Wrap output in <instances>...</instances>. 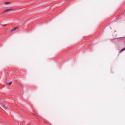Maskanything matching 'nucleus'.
<instances>
[{"label": "nucleus", "mask_w": 125, "mask_h": 125, "mask_svg": "<svg viewBox=\"0 0 125 125\" xmlns=\"http://www.w3.org/2000/svg\"><path fill=\"white\" fill-rule=\"evenodd\" d=\"M0 107H1L2 110H7V107L5 106L4 105L2 104H0Z\"/></svg>", "instance_id": "1"}, {"label": "nucleus", "mask_w": 125, "mask_h": 125, "mask_svg": "<svg viewBox=\"0 0 125 125\" xmlns=\"http://www.w3.org/2000/svg\"><path fill=\"white\" fill-rule=\"evenodd\" d=\"M17 29H19V26H16V27H15L14 28H13V29H12L10 31L11 33H12V32H14V31H16V30H17Z\"/></svg>", "instance_id": "2"}, {"label": "nucleus", "mask_w": 125, "mask_h": 125, "mask_svg": "<svg viewBox=\"0 0 125 125\" xmlns=\"http://www.w3.org/2000/svg\"><path fill=\"white\" fill-rule=\"evenodd\" d=\"M17 29H19V26H16V27H15L14 28H13V29H12L10 31L11 33H12V32H14V31H16V30H17Z\"/></svg>", "instance_id": "3"}, {"label": "nucleus", "mask_w": 125, "mask_h": 125, "mask_svg": "<svg viewBox=\"0 0 125 125\" xmlns=\"http://www.w3.org/2000/svg\"><path fill=\"white\" fill-rule=\"evenodd\" d=\"M11 10H13V9H7L4 11V13L7 12V11H10Z\"/></svg>", "instance_id": "4"}, {"label": "nucleus", "mask_w": 125, "mask_h": 125, "mask_svg": "<svg viewBox=\"0 0 125 125\" xmlns=\"http://www.w3.org/2000/svg\"><path fill=\"white\" fill-rule=\"evenodd\" d=\"M124 50H125V47L122 48L119 52V53H121V52H123V51H124Z\"/></svg>", "instance_id": "5"}, {"label": "nucleus", "mask_w": 125, "mask_h": 125, "mask_svg": "<svg viewBox=\"0 0 125 125\" xmlns=\"http://www.w3.org/2000/svg\"><path fill=\"white\" fill-rule=\"evenodd\" d=\"M8 85H11L12 84V82H10L8 83Z\"/></svg>", "instance_id": "6"}, {"label": "nucleus", "mask_w": 125, "mask_h": 125, "mask_svg": "<svg viewBox=\"0 0 125 125\" xmlns=\"http://www.w3.org/2000/svg\"><path fill=\"white\" fill-rule=\"evenodd\" d=\"M10 3V2H5V5H7L9 4Z\"/></svg>", "instance_id": "7"}, {"label": "nucleus", "mask_w": 125, "mask_h": 125, "mask_svg": "<svg viewBox=\"0 0 125 125\" xmlns=\"http://www.w3.org/2000/svg\"><path fill=\"white\" fill-rule=\"evenodd\" d=\"M6 26H7V25L5 24V25H2V27H6Z\"/></svg>", "instance_id": "8"}, {"label": "nucleus", "mask_w": 125, "mask_h": 125, "mask_svg": "<svg viewBox=\"0 0 125 125\" xmlns=\"http://www.w3.org/2000/svg\"><path fill=\"white\" fill-rule=\"evenodd\" d=\"M124 44L125 45V41L124 42Z\"/></svg>", "instance_id": "9"}, {"label": "nucleus", "mask_w": 125, "mask_h": 125, "mask_svg": "<svg viewBox=\"0 0 125 125\" xmlns=\"http://www.w3.org/2000/svg\"><path fill=\"white\" fill-rule=\"evenodd\" d=\"M67 0H65L66 1H67Z\"/></svg>", "instance_id": "10"}]
</instances>
